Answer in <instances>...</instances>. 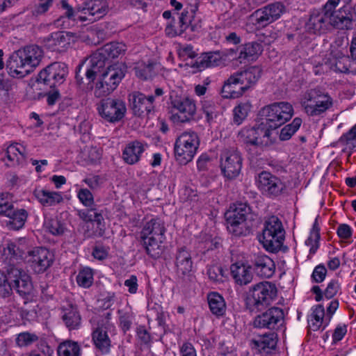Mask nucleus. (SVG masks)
Masks as SVG:
<instances>
[{
	"mask_svg": "<svg viewBox=\"0 0 356 356\" xmlns=\"http://www.w3.org/2000/svg\"><path fill=\"white\" fill-rule=\"evenodd\" d=\"M70 44V38L67 33L58 31L52 33L46 41V46L51 51H60Z\"/></svg>",
	"mask_w": 356,
	"mask_h": 356,
	"instance_id": "35",
	"label": "nucleus"
},
{
	"mask_svg": "<svg viewBox=\"0 0 356 356\" xmlns=\"http://www.w3.org/2000/svg\"><path fill=\"white\" fill-rule=\"evenodd\" d=\"M312 312L308 318L309 327L311 330L316 331L323 324L325 309L323 305H318L312 307Z\"/></svg>",
	"mask_w": 356,
	"mask_h": 356,
	"instance_id": "41",
	"label": "nucleus"
},
{
	"mask_svg": "<svg viewBox=\"0 0 356 356\" xmlns=\"http://www.w3.org/2000/svg\"><path fill=\"white\" fill-rule=\"evenodd\" d=\"M261 71L260 67L252 66L244 71L237 72L233 74L246 91L257 82L261 77Z\"/></svg>",
	"mask_w": 356,
	"mask_h": 356,
	"instance_id": "25",
	"label": "nucleus"
},
{
	"mask_svg": "<svg viewBox=\"0 0 356 356\" xmlns=\"http://www.w3.org/2000/svg\"><path fill=\"white\" fill-rule=\"evenodd\" d=\"M26 261L36 273L44 272L54 261V254L47 248L37 247L28 252Z\"/></svg>",
	"mask_w": 356,
	"mask_h": 356,
	"instance_id": "19",
	"label": "nucleus"
},
{
	"mask_svg": "<svg viewBox=\"0 0 356 356\" xmlns=\"http://www.w3.org/2000/svg\"><path fill=\"white\" fill-rule=\"evenodd\" d=\"M79 352L78 343L71 341L60 343L58 348V356H79Z\"/></svg>",
	"mask_w": 356,
	"mask_h": 356,
	"instance_id": "45",
	"label": "nucleus"
},
{
	"mask_svg": "<svg viewBox=\"0 0 356 356\" xmlns=\"http://www.w3.org/2000/svg\"><path fill=\"white\" fill-rule=\"evenodd\" d=\"M127 66L124 62L113 63V90L122 81L127 72Z\"/></svg>",
	"mask_w": 356,
	"mask_h": 356,
	"instance_id": "46",
	"label": "nucleus"
},
{
	"mask_svg": "<svg viewBox=\"0 0 356 356\" xmlns=\"http://www.w3.org/2000/svg\"><path fill=\"white\" fill-rule=\"evenodd\" d=\"M1 252L3 259L8 261L10 265H13L15 261L23 258V252L19 248L13 243H8L1 247Z\"/></svg>",
	"mask_w": 356,
	"mask_h": 356,
	"instance_id": "39",
	"label": "nucleus"
},
{
	"mask_svg": "<svg viewBox=\"0 0 356 356\" xmlns=\"http://www.w3.org/2000/svg\"><path fill=\"white\" fill-rule=\"evenodd\" d=\"M76 282L83 288L90 287L93 282V272L90 268L86 267L79 270L76 276Z\"/></svg>",
	"mask_w": 356,
	"mask_h": 356,
	"instance_id": "47",
	"label": "nucleus"
},
{
	"mask_svg": "<svg viewBox=\"0 0 356 356\" xmlns=\"http://www.w3.org/2000/svg\"><path fill=\"white\" fill-rule=\"evenodd\" d=\"M119 325L124 332H126L131 327L132 324V314L130 309L126 306L121 309H118Z\"/></svg>",
	"mask_w": 356,
	"mask_h": 356,
	"instance_id": "48",
	"label": "nucleus"
},
{
	"mask_svg": "<svg viewBox=\"0 0 356 356\" xmlns=\"http://www.w3.org/2000/svg\"><path fill=\"white\" fill-rule=\"evenodd\" d=\"M6 195L0 194V215L8 217L13 211L14 207L12 203L5 199Z\"/></svg>",
	"mask_w": 356,
	"mask_h": 356,
	"instance_id": "60",
	"label": "nucleus"
},
{
	"mask_svg": "<svg viewBox=\"0 0 356 356\" xmlns=\"http://www.w3.org/2000/svg\"><path fill=\"white\" fill-rule=\"evenodd\" d=\"M154 101L153 95L146 97L140 92H134L132 94L133 109L135 113L139 115L145 113L149 114L153 110Z\"/></svg>",
	"mask_w": 356,
	"mask_h": 356,
	"instance_id": "30",
	"label": "nucleus"
},
{
	"mask_svg": "<svg viewBox=\"0 0 356 356\" xmlns=\"http://www.w3.org/2000/svg\"><path fill=\"white\" fill-rule=\"evenodd\" d=\"M109 325L98 326L92 334V341L95 347L102 353H108L111 347V340L108 335Z\"/></svg>",
	"mask_w": 356,
	"mask_h": 356,
	"instance_id": "31",
	"label": "nucleus"
},
{
	"mask_svg": "<svg viewBox=\"0 0 356 356\" xmlns=\"http://www.w3.org/2000/svg\"><path fill=\"white\" fill-rule=\"evenodd\" d=\"M277 295L275 285L270 282H261L250 286L246 293L245 305L251 312H258L268 307Z\"/></svg>",
	"mask_w": 356,
	"mask_h": 356,
	"instance_id": "5",
	"label": "nucleus"
},
{
	"mask_svg": "<svg viewBox=\"0 0 356 356\" xmlns=\"http://www.w3.org/2000/svg\"><path fill=\"white\" fill-rule=\"evenodd\" d=\"M327 269L323 265H318L315 267L312 277L315 282L320 283L322 282L326 276Z\"/></svg>",
	"mask_w": 356,
	"mask_h": 356,
	"instance_id": "62",
	"label": "nucleus"
},
{
	"mask_svg": "<svg viewBox=\"0 0 356 356\" xmlns=\"http://www.w3.org/2000/svg\"><path fill=\"white\" fill-rule=\"evenodd\" d=\"M176 273L181 279L190 280L192 277L193 262L190 251L185 247L179 248L175 256Z\"/></svg>",
	"mask_w": 356,
	"mask_h": 356,
	"instance_id": "22",
	"label": "nucleus"
},
{
	"mask_svg": "<svg viewBox=\"0 0 356 356\" xmlns=\"http://www.w3.org/2000/svg\"><path fill=\"white\" fill-rule=\"evenodd\" d=\"M257 184L261 193L269 197L279 196L286 188L285 184L279 177L267 171L259 174Z\"/></svg>",
	"mask_w": 356,
	"mask_h": 356,
	"instance_id": "16",
	"label": "nucleus"
},
{
	"mask_svg": "<svg viewBox=\"0 0 356 356\" xmlns=\"http://www.w3.org/2000/svg\"><path fill=\"white\" fill-rule=\"evenodd\" d=\"M337 234L339 238L348 239L352 236V229L347 224H341L337 228Z\"/></svg>",
	"mask_w": 356,
	"mask_h": 356,
	"instance_id": "64",
	"label": "nucleus"
},
{
	"mask_svg": "<svg viewBox=\"0 0 356 356\" xmlns=\"http://www.w3.org/2000/svg\"><path fill=\"white\" fill-rule=\"evenodd\" d=\"M284 319L283 309L272 307L254 318L253 326L259 329L276 330L282 325Z\"/></svg>",
	"mask_w": 356,
	"mask_h": 356,
	"instance_id": "18",
	"label": "nucleus"
},
{
	"mask_svg": "<svg viewBox=\"0 0 356 356\" xmlns=\"http://www.w3.org/2000/svg\"><path fill=\"white\" fill-rule=\"evenodd\" d=\"M33 195L43 207H46L55 206L63 201L60 192L49 191L42 188H35Z\"/></svg>",
	"mask_w": 356,
	"mask_h": 356,
	"instance_id": "28",
	"label": "nucleus"
},
{
	"mask_svg": "<svg viewBox=\"0 0 356 356\" xmlns=\"http://www.w3.org/2000/svg\"><path fill=\"white\" fill-rule=\"evenodd\" d=\"M97 110L99 115L107 122H111V99L109 97L102 99Z\"/></svg>",
	"mask_w": 356,
	"mask_h": 356,
	"instance_id": "52",
	"label": "nucleus"
},
{
	"mask_svg": "<svg viewBox=\"0 0 356 356\" xmlns=\"http://www.w3.org/2000/svg\"><path fill=\"white\" fill-rule=\"evenodd\" d=\"M47 229L53 235H62L65 230V224L57 218H51L45 222Z\"/></svg>",
	"mask_w": 356,
	"mask_h": 356,
	"instance_id": "51",
	"label": "nucleus"
},
{
	"mask_svg": "<svg viewBox=\"0 0 356 356\" xmlns=\"http://www.w3.org/2000/svg\"><path fill=\"white\" fill-rule=\"evenodd\" d=\"M302 124V119L296 118L291 123L284 126L280 131V139L284 141L289 140L291 136L299 129Z\"/></svg>",
	"mask_w": 356,
	"mask_h": 356,
	"instance_id": "44",
	"label": "nucleus"
},
{
	"mask_svg": "<svg viewBox=\"0 0 356 356\" xmlns=\"http://www.w3.org/2000/svg\"><path fill=\"white\" fill-rule=\"evenodd\" d=\"M243 87L232 74L224 83L221 89L222 96L226 99L238 98L245 92Z\"/></svg>",
	"mask_w": 356,
	"mask_h": 356,
	"instance_id": "32",
	"label": "nucleus"
},
{
	"mask_svg": "<svg viewBox=\"0 0 356 356\" xmlns=\"http://www.w3.org/2000/svg\"><path fill=\"white\" fill-rule=\"evenodd\" d=\"M250 208L245 203H238L230 207L226 213L227 230L236 236L246 234L248 232L246 219Z\"/></svg>",
	"mask_w": 356,
	"mask_h": 356,
	"instance_id": "11",
	"label": "nucleus"
},
{
	"mask_svg": "<svg viewBox=\"0 0 356 356\" xmlns=\"http://www.w3.org/2000/svg\"><path fill=\"white\" fill-rule=\"evenodd\" d=\"M3 281L0 285L6 282L10 289L15 290L19 295L30 294L33 289V284L30 276L22 269L10 266L8 270L7 275H1Z\"/></svg>",
	"mask_w": 356,
	"mask_h": 356,
	"instance_id": "13",
	"label": "nucleus"
},
{
	"mask_svg": "<svg viewBox=\"0 0 356 356\" xmlns=\"http://www.w3.org/2000/svg\"><path fill=\"white\" fill-rule=\"evenodd\" d=\"M166 228L159 218L146 220L140 232V238L146 253L152 258L159 259L165 250Z\"/></svg>",
	"mask_w": 356,
	"mask_h": 356,
	"instance_id": "4",
	"label": "nucleus"
},
{
	"mask_svg": "<svg viewBox=\"0 0 356 356\" xmlns=\"http://www.w3.org/2000/svg\"><path fill=\"white\" fill-rule=\"evenodd\" d=\"M180 356H197L194 346L188 342L184 343L180 346Z\"/></svg>",
	"mask_w": 356,
	"mask_h": 356,
	"instance_id": "63",
	"label": "nucleus"
},
{
	"mask_svg": "<svg viewBox=\"0 0 356 356\" xmlns=\"http://www.w3.org/2000/svg\"><path fill=\"white\" fill-rule=\"evenodd\" d=\"M242 157L237 149H225L220 156V168L225 177L233 179L237 177L242 168Z\"/></svg>",
	"mask_w": 356,
	"mask_h": 356,
	"instance_id": "17",
	"label": "nucleus"
},
{
	"mask_svg": "<svg viewBox=\"0 0 356 356\" xmlns=\"http://www.w3.org/2000/svg\"><path fill=\"white\" fill-rule=\"evenodd\" d=\"M6 157L13 164H19L26 155L25 147L19 143L10 145L6 152Z\"/></svg>",
	"mask_w": 356,
	"mask_h": 356,
	"instance_id": "40",
	"label": "nucleus"
},
{
	"mask_svg": "<svg viewBox=\"0 0 356 356\" xmlns=\"http://www.w3.org/2000/svg\"><path fill=\"white\" fill-rule=\"evenodd\" d=\"M61 6L65 11L63 15L54 21V25L60 29H69L74 25L75 17H78L79 13L76 8L74 9L65 0L62 1Z\"/></svg>",
	"mask_w": 356,
	"mask_h": 356,
	"instance_id": "33",
	"label": "nucleus"
},
{
	"mask_svg": "<svg viewBox=\"0 0 356 356\" xmlns=\"http://www.w3.org/2000/svg\"><path fill=\"white\" fill-rule=\"evenodd\" d=\"M339 0H328L321 10H313L305 24L307 32L314 34H323L332 26L339 29H350L353 21L356 17L355 9L343 6L334 11Z\"/></svg>",
	"mask_w": 356,
	"mask_h": 356,
	"instance_id": "1",
	"label": "nucleus"
},
{
	"mask_svg": "<svg viewBox=\"0 0 356 356\" xmlns=\"http://www.w3.org/2000/svg\"><path fill=\"white\" fill-rule=\"evenodd\" d=\"M42 57L43 51L39 46H26L10 56L6 65L8 72L13 77H24L39 65Z\"/></svg>",
	"mask_w": 356,
	"mask_h": 356,
	"instance_id": "3",
	"label": "nucleus"
},
{
	"mask_svg": "<svg viewBox=\"0 0 356 356\" xmlns=\"http://www.w3.org/2000/svg\"><path fill=\"white\" fill-rule=\"evenodd\" d=\"M28 213L25 209H13L9 218V225L13 229H19L24 225L27 219Z\"/></svg>",
	"mask_w": 356,
	"mask_h": 356,
	"instance_id": "42",
	"label": "nucleus"
},
{
	"mask_svg": "<svg viewBox=\"0 0 356 356\" xmlns=\"http://www.w3.org/2000/svg\"><path fill=\"white\" fill-rule=\"evenodd\" d=\"M105 181V177L101 175H93L83 179V181L92 190L97 189L102 186Z\"/></svg>",
	"mask_w": 356,
	"mask_h": 356,
	"instance_id": "59",
	"label": "nucleus"
},
{
	"mask_svg": "<svg viewBox=\"0 0 356 356\" xmlns=\"http://www.w3.org/2000/svg\"><path fill=\"white\" fill-rule=\"evenodd\" d=\"M302 104L309 115L317 116L332 106V99L327 93L312 89L305 94Z\"/></svg>",
	"mask_w": 356,
	"mask_h": 356,
	"instance_id": "12",
	"label": "nucleus"
},
{
	"mask_svg": "<svg viewBox=\"0 0 356 356\" xmlns=\"http://www.w3.org/2000/svg\"><path fill=\"white\" fill-rule=\"evenodd\" d=\"M146 146V144L139 140H134L128 143L122 151V159L124 161L129 165L137 163L140 160Z\"/></svg>",
	"mask_w": 356,
	"mask_h": 356,
	"instance_id": "23",
	"label": "nucleus"
},
{
	"mask_svg": "<svg viewBox=\"0 0 356 356\" xmlns=\"http://www.w3.org/2000/svg\"><path fill=\"white\" fill-rule=\"evenodd\" d=\"M76 10L78 13L83 14L78 16L80 21L94 22L106 15L107 5L103 0H90L85 3L83 7H78Z\"/></svg>",
	"mask_w": 356,
	"mask_h": 356,
	"instance_id": "21",
	"label": "nucleus"
},
{
	"mask_svg": "<svg viewBox=\"0 0 356 356\" xmlns=\"http://www.w3.org/2000/svg\"><path fill=\"white\" fill-rule=\"evenodd\" d=\"M331 48L330 68L336 72L356 74V61L346 55L342 49H335L334 45Z\"/></svg>",
	"mask_w": 356,
	"mask_h": 356,
	"instance_id": "20",
	"label": "nucleus"
},
{
	"mask_svg": "<svg viewBox=\"0 0 356 356\" xmlns=\"http://www.w3.org/2000/svg\"><path fill=\"white\" fill-rule=\"evenodd\" d=\"M231 275L235 282L240 285L250 284L253 278V273L250 266L241 262H236L230 266Z\"/></svg>",
	"mask_w": 356,
	"mask_h": 356,
	"instance_id": "26",
	"label": "nucleus"
},
{
	"mask_svg": "<svg viewBox=\"0 0 356 356\" xmlns=\"http://www.w3.org/2000/svg\"><path fill=\"white\" fill-rule=\"evenodd\" d=\"M113 110H114L113 122L121 120L127 111L125 103L122 100H113Z\"/></svg>",
	"mask_w": 356,
	"mask_h": 356,
	"instance_id": "55",
	"label": "nucleus"
},
{
	"mask_svg": "<svg viewBox=\"0 0 356 356\" xmlns=\"http://www.w3.org/2000/svg\"><path fill=\"white\" fill-rule=\"evenodd\" d=\"M79 217L86 222H100L102 216L94 209H82L79 211Z\"/></svg>",
	"mask_w": 356,
	"mask_h": 356,
	"instance_id": "56",
	"label": "nucleus"
},
{
	"mask_svg": "<svg viewBox=\"0 0 356 356\" xmlns=\"http://www.w3.org/2000/svg\"><path fill=\"white\" fill-rule=\"evenodd\" d=\"M186 14L187 13L183 12L179 17V24H180V30L179 31H174L172 32L171 28L168 27L165 29L166 34L168 35H170L171 37H174L178 35H181L184 30L188 26L189 24L191 23V21L186 18Z\"/></svg>",
	"mask_w": 356,
	"mask_h": 356,
	"instance_id": "58",
	"label": "nucleus"
},
{
	"mask_svg": "<svg viewBox=\"0 0 356 356\" xmlns=\"http://www.w3.org/2000/svg\"><path fill=\"white\" fill-rule=\"evenodd\" d=\"M80 202L86 207H90L94 204V198L92 193L87 188H81L77 193Z\"/></svg>",
	"mask_w": 356,
	"mask_h": 356,
	"instance_id": "57",
	"label": "nucleus"
},
{
	"mask_svg": "<svg viewBox=\"0 0 356 356\" xmlns=\"http://www.w3.org/2000/svg\"><path fill=\"white\" fill-rule=\"evenodd\" d=\"M285 230L282 221L275 216L269 217L264 223L259 241L270 252H279L284 243Z\"/></svg>",
	"mask_w": 356,
	"mask_h": 356,
	"instance_id": "7",
	"label": "nucleus"
},
{
	"mask_svg": "<svg viewBox=\"0 0 356 356\" xmlns=\"http://www.w3.org/2000/svg\"><path fill=\"white\" fill-rule=\"evenodd\" d=\"M263 48L258 42H249L241 47L238 60L241 63L255 60L261 54Z\"/></svg>",
	"mask_w": 356,
	"mask_h": 356,
	"instance_id": "37",
	"label": "nucleus"
},
{
	"mask_svg": "<svg viewBox=\"0 0 356 356\" xmlns=\"http://www.w3.org/2000/svg\"><path fill=\"white\" fill-rule=\"evenodd\" d=\"M197 107L193 99L188 97H170L171 120L176 123H188L194 120Z\"/></svg>",
	"mask_w": 356,
	"mask_h": 356,
	"instance_id": "10",
	"label": "nucleus"
},
{
	"mask_svg": "<svg viewBox=\"0 0 356 356\" xmlns=\"http://www.w3.org/2000/svg\"><path fill=\"white\" fill-rule=\"evenodd\" d=\"M38 339L39 337L36 334L23 332L17 334L15 341L19 347H27L38 341Z\"/></svg>",
	"mask_w": 356,
	"mask_h": 356,
	"instance_id": "49",
	"label": "nucleus"
},
{
	"mask_svg": "<svg viewBox=\"0 0 356 356\" xmlns=\"http://www.w3.org/2000/svg\"><path fill=\"white\" fill-rule=\"evenodd\" d=\"M271 132L266 129L264 124L260 123L252 127L242 129L238 135V140L243 143L245 149L252 154H258L263 151L264 147L272 144L270 138Z\"/></svg>",
	"mask_w": 356,
	"mask_h": 356,
	"instance_id": "6",
	"label": "nucleus"
},
{
	"mask_svg": "<svg viewBox=\"0 0 356 356\" xmlns=\"http://www.w3.org/2000/svg\"><path fill=\"white\" fill-rule=\"evenodd\" d=\"M340 289V283L337 280H331L325 290L324 295L327 299L333 298Z\"/></svg>",
	"mask_w": 356,
	"mask_h": 356,
	"instance_id": "61",
	"label": "nucleus"
},
{
	"mask_svg": "<svg viewBox=\"0 0 356 356\" xmlns=\"http://www.w3.org/2000/svg\"><path fill=\"white\" fill-rule=\"evenodd\" d=\"M222 62V57L218 51L202 54L192 64L193 67L201 71L207 67L219 65Z\"/></svg>",
	"mask_w": 356,
	"mask_h": 356,
	"instance_id": "34",
	"label": "nucleus"
},
{
	"mask_svg": "<svg viewBox=\"0 0 356 356\" xmlns=\"http://www.w3.org/2000/svg\"><path fill=\"white\" fill-rule=\"evenodd\" d=\"M83 67L85 68V76L90 83L98 79L95 90V96L108 97L111 89V75H109L111 69V44H105L79 65L76 73L77 79Z\"/></svg>",
	"mask_w": 356,
	"mask_h": 356,
	"instance_id": "2",
	"label": "nucleus"
},
{
	"mask_svg": "<svg viewBox=\"0 0 356 356\" xmlns=\"http://www.w3.org/2000/svg\"><path fill=\"white\" fill-rule=\"evenodd\" d=\"M285 11V6L280 2L268 4L252 13L250 18L259 27H266L278 19Z\"/></svg>",
	"mask_w": 356,
	"mask_h": 356,
	"instance_id": "15",
	"label": "nucleus"
},
{
	"mask_svg": "<svg viewBox=\"0 0 356 356\" xmlns=\"http://www.w3.org/2000/svg\"><path fill=\"white\" fill-rule=\"evenodd\" d=\"M68 73L67 66L64 63L55 62L42 70L36 78L38 83H42L50 88L62 84Z\"/></svg>",
	"mask_w": 356,
	"mask_h": 356,
	"instance_id": "14",
	"label": "nucleus"
},
{
	"mask_svg": "<svg viewBox=\"0 0 356 356\" xmlns=\"http://www.w3.org/2000/svg\"><path fill=\"white\" fill-rule=\"evenodd\" d=\"M179 198L182 202H187L193 207L198 200L197 191L189 186H185L180 190Z\"/></svg>",
	"mask_w": 356,
	"mask_h": 356,
	"instance_id": "50",
	"label": "nucleus"
},
{
	"mask_svg": "<svg viewBox=\"0 0 356 356\" xmlns=\"http://www.w3.org/2000/svg\"><path fill=\"white\" fill-rule=\"evenodd\" d=\"M252 343L259 353L270 354L277 346V334L275 332H270L259 335L252 340Z\"/></svg>",
	"mask_w": 356,
	"mask_h": 356,
	"instance_id": "27",
	"label": "nucleus"
},
{
	"mask_svg": "<svg viewBox=\"0 0 356 356\" xmlns=\"http://www.w3.org/2000/svg\"><path fill=\"white\" fill-rule=\"evenodd\" d=\"M339 142L349 149L356 150V124L348 132L343 134Z\"/></svg>",
	"mask_w": 356,
	"mask_h": 356,
	"instance_id": "53",
	"label": "nucleus"
},
{
	"mask_svg": "<svg viewBox=\"0 0 356 356\" xmlns=\"http://www.w3.org/2000/svg\"><path fill=\"white\" fill-rule=\"evenodd\" d=\"M207 275L209 280L214 283H221L225 278V271L218 265H212L207 268Z\"/></svg>",
	"mask_w": 356,
	"mask_h": 356,
	"instance_id": "54",
	"label": "nucleus"
},
{
	"mask_svg": "<svg viewBox=\"0 0 356 356\" xmlns=\"http://www.w3.org/2000/svg\"><path fill=\"white\" fill-rule=\"evenodd\" d=\"M199 145L200 140L196 132L193 131L183 132L175 141L176 160L181 165L187 164L193 160Z\"/></svg>",
	"mask_w": 356,
	"mask_h": 356,
	"instance_id": "9",
	"label": "nucleus"
},
{
	"mask_svg": "<svg viewBox=\"0 0 356 356\" xmlns=\"http://www.w3.org/2000/svg\"><path fill=\"white\" fill-rule=\"evenodd\" d=\"M160 66L155 62L145 63L140 62L135 67L136 76L141 80L147 81L153 79L158 74Z\"/></svg>",
	"mask_w": 356,
	"mask_h": 356,
	"instance_id": "36",
	"label": "nucleus"
},
{
	"mask_svg": "<svg viewBox=\"0 0 356 356\" xmlns=\"http://www.w3.org/2000/svg\"><path fill=\"white\" fill-rule=\"evenodd\" d=\"M61 318L69 330H77L81 323V317L75 305H67L61 309Z\"/></svg>",
	"mask_w": 356,
	"mask_h": 356,
	"instance_id": "29",
	"label": "nucleus"
},
{
	"mask_svg": "<svg viewBox=\"0 0 356 356\" xmlns=\"http://www.w3.org/2000/svg\"><path fill=\"white\" fill-rule=\"evenodd\" d=\"M253 264L257 274L261 277L270 278L275 273V264L267 255L263 254L255 255Z\"/></svg>",
	"mask_w": 356,
	"mask_h": 356,
	"instance_id": "24",
	"label": "nucleus"
},
{
	"mask_svg": "<svg viewBox=\"0 0 356 356\" xmlns=\"http://www.w3.org/2000/svg\"><path fill=\"white\" fill-rule=\"evenodd\" d=\"M211 312L216 316H222L226 312V303L224 298L217 292H211L207 296Z\"/></svg>",
	"mask_w": 356,
	"mask_h": 356,
	"instance_id": "38",
	"label": "nucleus"
},
{
	"mask_svg": "<svg viewBox=\"0 0 356 356\" xmlns=\"http://www.w3.org/2000/svg\"><path fill=\"white\" fill-rule=\"evenodd\" d=\"M261 112L264 117L261 123L271 131L292 118L293 108L291 104L281 102L264 106Z\"/></svg>",
	"mask_w": 356,
	"mask_h": 356,
	"instance_id": "8",
	"label": "nucleus"
},
{
	"mask_svg": "<svg viewBox=\"0 0 356 356\" xmlns=\"http://www.w3.org/2000/svg\"><path fill=\"white\" fill-rule=\"evenodd\" d=\"M251 108L252 105L248 101L241 102L235 106L233 110L234 122L237 125L241 124L248 116Z\"/></svg>",
	"mask_w": 356,
	"mask_h": 356,
	"instance_id": "43",
	"label": "nucleus"
}]
</instances>
